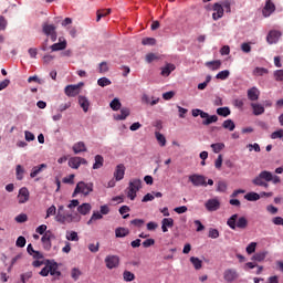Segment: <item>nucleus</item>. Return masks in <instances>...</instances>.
Instances as JSON below:
<instances>
[{
  "label": "nucleus",
  "instance_id": "2eb2a0df",
  "mask_svg": "<svg viewBox=\"0 0 283 283\" xmlns=\"http://www.w3.org/2000/svg\"><path fill=\"white\" fill-rule=\"evenodd\" d=\"M78 92H80L78 85H67L64 88V94L71 98H74V96H78Z\"/></svg>",
  "mask_w": 283,
  "mask_h": 283
},
{
  "label": "nucleus",
  "instance_id": "bb28decb",
  "mask_svg": "<svg viewBox=\"0 0 283 283\" xmlns=\"http://www.w3.org/2000/svg\"><path fill=\"white\" fill-rule=\"evenodd\" d=\"M221 65L222 62L220 60L206 62V67H209V70H212V72H216V70H220Z\"/></svg>",
  "mask_w": 283,
  "mask_h": 283
},
{
  "label": "nucleus",
  "instance_id": "bf43d9fd",
  "mask_svg": "<svg viewBox=\"0 0 283 283\" xmlns=\"http://www.w3.org/2000/svg\"><path fill=\"white\" fill-rule=\"evenodd\" d=\"M35 232L39 233L40 235H45V233L48 232V226L45 224L39 226L35 229Z\"/></svg>",
  "mask_w": 283,
  "mask_h": 283
},
{
  "label": "nucleus",
  "instance_id": "ddd939ff",
  "mask_svg": "<svg viewBox=\"0 0 283 283\" xmlns=\"http://www.w3.org/2000/svg\"><path fill=\"white\" fill-rule=\"evenodd\" d=\"M18 200L20 205H25L30 200V190L23 187L19 190Z\"/></svg>",
  "mask_w": 283,
  "mask_h": 283
},
{
  "label": "nucleus",
  "instance_id": "f3484780",
  "mask_svg": "<svg viewBox=\"0 0 283 283\" xmlns=\"http://www.w3.org/2000/svg\"><path fill=\"white\" fill-rule=\"evenodd\" d=\"M115 180H123L125 178V165L119 164L117 165L115 172H114Z\"/></svg>",
  "mask_w": 283,
  "mask_h": 283
},
{
  "label": "nucleus",
  "instance_id": "5701e85b",
  "mask_svg": "<svg viewBox=\"0 0 283 283\" xmlns=\"http://www.w3.org/2000/svg\"><path fill=\"white\" fill-rule=\"evenodd\" d=\"M171 227H174V219H171V218L163 219V221H161V231L164 233H167L168 229H171Z\"/></svg>",
  "mask_w": 283,
  "mask_h": 283
},
{
  "label": "nucleus",
  "instance_id": "de8ad7c7",
  "mask_svg": "<svg viewBox=\"0 0 283 283\" xmlns=\"http://www.w3.org/2000/svg\"><path fill=\"white\" fill-rule=\"evenodd\" d=\"M97 85H99V87H107V85H112V81L107 77H101L97 80Z\"/></svg>",
  "mask_w": 283,
  "mask_h": 283
},
{
  "label": "nucleus",
  "instance_id": "a211bd4d",
  "mask_svg": "<svg viewBox=\"0 0 283 283\" xmlns=\"http://www.w3.org/2000/svg\"><path fill=\"white\" fill-rule=\"evenodd\" d=\"M282 36L280 31H270L266 38L268 43H277L279 39Z\"/></svg>",
  "mask_w": 283,
  "mask_h": 283
},
{
  "label": "nucleus",
  "instance_id": "49530a36",
  "mask_svg": "<svg viewBox=\"0 0 283 283\" xmlns=\"http://www.w3.org/2000/svg\"><path fill=\"white\" fill-rule=\"evenodd\" d=\"M96 220H103V214L98 211H94L91 219L87 221V224H92V222L96 221Z\"/></svg>",
  "mask_w": 283,
  "mask_h": 283
},
{
  "label": "nucleus",
  "instance_id": "6e6d98bb",
  "mask_svg": "<svg viewBox=\"0 0 283 283\" xmlns=\"http://www.w3.org/2000/svg\"><path fill=\"white\" fill-rule=\"evenodd\" d=\"M265 258H266V252H259L252 256V260H255L256 262H262Z\"/></svg>",
  "mask_w": 283,
  "mask_h": 283
},
{
  "label": "nucleus",
  "instance_id": "c03bdc74",
  "mask_svg": "<svg viewBox=\"0 0 283 283\" xmlns=\"http://www.w3.org/2000/svg\"><path fill=\"white\" fill-rule=\"evenodd\" d=\"M264 74H269V69L255 67L253 71L254 76H264Z\"/></svg>",
  "mask_w": 283,
  "mask_h": 283
},
{
  "label": "nucleus",
  "instance_id": "8fccbe9b",
  "mask_svg": "<svg viewBox=\"0 0 283 283\" xmlns=\"http://www.w3.org/2000/svg\"><path fill=\"white\" fill-rule=\"evenodd\" d=\"M211 149L213 150L214 154H220V151L224 149V144L223 143L211 144Z\"/></svg>",
  "mask_w": 283,
  "mask_h": 283
},
{
  "label": "nucleus",
  "instance_id": "2f4dec72",
  "mask_svg": "<svg viewBox=\"0 0 283 283\" xmlns=\"http://www.w3.org/2000/svg\"><path fill=\"white\" fill-rule=\"evenodd\" d=\"M69 167H71V169H78V167H81L80 157L70 158L69 159Z\"/></svg>",
  "mask_w": 283,
  "mask_h": 283
},
{
  "label": "nucleus",
  "instance_id": "a878e982",
  "mask_svg": "<svg viewBox=\"0 0 283 283\" xmlns=\"http://www.w3.org/2000/svg\"><path fill=\"white\" fill-rule=\"evenodd\" d=\"M74 154H82L83 151H87V146H85L84 142H77L73 145Z\"/></svg>",
  "mask_w": 283,
  "mask_h": 283
},
{
  "label": "nucleus",
  "instance_id": "4468645a",
  "mask_svg": "<svg viewBox=\"0 0 283 283\" xmlns=\"http://www.w3.org/2000/svg\"><path fill=\"white\" fill-rule=\"evenodd\" d=\"M205 207L207 211H218L220 209V200L218 199H209L206 203Z\"/></svg>",
  "mask_w": 283,
  "mask_h": 283
},
{
  "label": "nucleus",
  "instance_id": "6e6552de",
  "mask_svg": "<svg viewBox=\"0 0 283 283\" xmlns=\"http://www.w3.org/2000/svg\"><path fill=\"white\" fill-rule=\"evenodd\" d=\"M238 277H240V274L238 273V270L235 269H227L224 272H223V280L226 282H235V280H238Z\"/></svg>",
  "mask_w": 283,
  "mask_h": 283
},
{
  "label": "nucleus",
  "instance_id": "f03ea898",
  "mask_svg": "<svg viewBox=\"0 0 283 283\" xmlns=\"http://www.w3.org/2000/svg\"><path fill=\"white\" fill-rule=\"evenodd\" d=\"M55 222L60 224H72V222H81V216L65 212V206H57V213L55 216Z\"/></svg>",
  "mask_w": 283,
  "mask_h": 283
},
{
  "label": "nucleus",
  "instance_id": "603ef678",
  "mask_svg": "<svg viewBox=\"0 0 283 283\" xmlns=\"http://www.w3.org/2000/svg\"><path fill=\"white\" fill-rule=\"evenodd\" d=\"M136 193H138L134 188H127L126 189V196L129 198V200H136Z\"/></svg>",
  "mask_w": 283,
  "mask_h": 283
},
{
  "label": "nucleus",
  "instance_id": "b1692460",
  "mask_svg": "<svg viewBox=\"0 0 283 283\" xmlns=\"http://www.w3.org/2000/svg\"><path fill=\"white\" fill-rule=\"evenodd\" d=\"M128 188L138 192L143 189V181L140 179H133L129 181Z\"/></svg>",
  "mask_w": 283,
  "mask_h": 283
},
{
  "label": "nucleus",
  "instance_id": "5fc2aeb1",
  "mask_svg": "<svg viewBox=\"0 0 283 283\" xmlns=\"http://www.w3.org/2000/svg\"><path fill=\"white\" fill-rule=\"evenodd\" d=\"M208 238H212V240H216L217 238H220V232L218 231V229L210 228Z\"/></svg>",
  "mask_w": 283,
  "mask_h": 283
},
{
  "label": "nucleus",
  "instance_id": "39448f33",
  "mask_svg": "<svg viewBox=\"0 0 283 283\" xmlns=\"http://www.w3.org/2000/svg\"><path fill=\"white\" fill-rule=\"evenodd\" d=\"M227 224L228 227H230V229L233 230H235V227H238V229H247V227L249 226V221L244 217H240L238 219V214H233L231 218L228 219Z\"/></svg>",
  "mask_w": 283,
  "mask_h": 283
},
{
  "label": "nucleus",
  "instance_id": "6ab92c4d",
  "mask_svg": "<svg viewBox=\"0 0 283 283\" xmlns=\"http://www.w3.org/2000/svg\"><path fill=\"white\" fill-rule=\"evenodd\" d=\"M107 269H116L118 266L119 259L116 255L107 256L105 259Z\"/></svg>",
  "mask_w": 283,
  "mask_h": 283
},
{
  "label": "nucleus",
  "instance_id": "412c9836",
  "mask_svg": "<svg viewBox=\"0 0 283 283\" xmlns=\"http://www.w3.org/2000/svg\"><path fill=\"white\" fill-rule=\"evenodd\" d=\"M78 105L82 107L83 112L87 113L90 109V101L87 97L80 95L78 96Z\"/></svg>",
  "mask_w": 283,
  "mask_h": 283
},
{
  "label": "nucleus",
  "instance_id": "c85d7f7f",
  "mask_svg": "<svg viewBox=\"0 0 283 283\" xmlns=\"http://www.w3.org/2000/svg\"><path fill=\"white\" fill-rule=\"evenodd\" d=\"M155 138L160 147H165L167 145V138L165 137V135H163V133L155 130Z\"/></svg>",
  "mask_w": 283,
  "mask_h": 283
},
{
  "label": "nucleus",
  "instance_id": "7ed1b4c3",
  "mask_svg": "<svg viewBox=\"0 0 283 283\" xmlns=\"http://www.w3.org/2000/svg\"><path fill=\"white\" fill-rule=\"evenodd\" d=\"M51 274L53 277H61V271H59V263L54 260H46L45 266L40 271L42 277H48Z\"/></svg>",
  "mask_w": 283,
  "mask_h": 283
},
{
  "label": "nucleus",
  "instance_id": "f8f14e48",
  "mask_svg": "<svg viewBox=\"0 0 283 283\" xmlns=\"http://www.w3.org/2000/svg\"><path fill=\"white\" fill-rule=\"evenodd\" d=\"M52 240H54V234L49 230L43 234L41 239L44 249H50V247H52Z\"/></svg>",
  "mask_w": 283,
  "mask_h": 283
},
{
  "label": "nucleus",
  "instance_id": "4c0bfd02",
  "mask_svg": "<svg viewBox=\"0 0 283 283\" xmlns=\"http://www.w3.org/2000/svg\"><path fill=\"white\" fill-rule=\"evenodd\" d=\"M25 174V168H23V166L18 165L15 167V177L17 180H23V175Z\"/></svg>",
  "mask_w": 283,
  "mask_h": 283
},
{
  "label": "nucleus",
  "instance_id": "aec40b11",
  "mask_svg": "<svg viewBox=\"0 0 283 283\" xmlns=\"http://www.w3.org/2000/svg\"><path fill=\"white\" fill-rule=\"evenodd\" d=\"M43 169H48V165L41 164L39 166L33 167L30 172V178H36L39 176V174H41V171H43Z\"/></svg>",
  "mask_w": 283,
  "mask_h": 283
},
{
  "label": "nucleus",
  "instance_id": "e433bc0d",
  "mask_svg": "<svg viewBox=\"0 0 283 283\" xmlns=\"http://www.w3.org/2000/svg\"><path fill=\"white\" fill-rule=\"evenodd\" d=\"M206 118V120L202 122V125H211L212 123H218V117L217 115H209L208 113V116L203 117Z\"/></svg>",
  "mask_w": 283,
  "mask_h": 283
},
{
  "label": "nucleus",
  "instance_id": "c9c22d12",
  "mask_svg": "<svg viewBox=\"0 0 283 283\" xmlns=\"http://www.w3.org/2000/svg\"><path fill=\"white\" fill-rule=\"evenodd\" d=\"M105 163V159L101 155L95 156V163L93 165V169H101L103 167V164Z\"/></svg>",
  "mask_w": 283,
  "mask_h": 283
},
{
  "label": "nucleus",
  "instance_id": "09e8293b",
  "mask_svg": "<svg viewBox=\"0 0 283 283\" xmlns=\"http://www.w3.org/2000/svg\"><path fill=\"white\" fill-rule=\"evenodd\" d=\"M123 277H124L125 282H134V280H136V275H134V273H132L129 271H124Z\"/></svg>",
  "mask_w": 283,
  "mask_h": 283
},
{
  "label": "nucleus",
  "instance_id": "9b49d317",
  "mask_svg": "<svg viewBox=\"0 0 283 283\" xmlns=\"http://www.w3.org/2000/svg\"><path fill=\"white\" fill-rule=\"evenodd\" d=\"M273 12H275V3H273V1H271V0H266L265 6L262 9L263 17L266 19V18L271 17V14H273Z\"/></svg>",
  "mask_w": 283,
  "mask_h": 283
},
{
  "label": "nucleus",
  "instance_id": "20e7f679",
  "mask_svg": "<svg viewBox=\"0 0 283 283\" xmlns=\"http://www.w3.org/2000/svg\"><path fill=\"white\" fill-rule=\"evenodd\" d=\"M92 191H94V184H86L85 181H80L77 182L73 191L72 198H76L78 193H83V196H90Z\"/></svg>",
  "mask_w": 283,
  "mask_h": 283
},
{
  "label": "nucleus",
  "instance_id": "4d7b16f0",
  "mask_svg": "<svg viewBox=\"0 0 283 283\" xmlns=\"http://www.w3.org/2000/svg\"><path fill=\"white\" fill-rule=\"evenodd\" d=\"M142 45H156V39H154V38H144L142 40Z\"/></svg>",
  "mask_w": 283,
  "mask_h": 283
},
{
  "label": "nucleus",
  "instance_id": "37998d69",
  "mask_svg": "<svg viewBox=\"0 0 283 283\" xmlns=\"http://www.w3.org/2000/svg\"><path fill=\"white\" fill-rule=\"evenodd\" d=\"M191 264H193L195 269L197 271H200L202 269V261L196 256L190 258Z\"/></svg>",
  "mask_w": 283,
  "mask_h": 283
},
{
  "label": "nucleus",
  "instance_id": "79ce46f5",
  "mask_svg": "<svg viewBox=\"0 0 283 283\" xmlns=\"http://www.w3.org/2000/svg\"><path fill=\"white\" fill-rule=\"evenodd\" d=\"M192 116L193 118H198V116H200L201 118H205L208 116V113L200 108H195L192 109Z\"/></svg>",
  "mask_w": 283,
  "mask_h": 283
},
{
  "label": "nucleus",
  "instance_id": "9d476101",
  "mask_svg": "<svg viewBox=\"0 0 283 283\" xmlns=\"http://www.w3.org/2000/svg\"><path fill=\"white\" fill-rule=\"evenodd\" d=\"M42 32H44L46 36H51V41H56V27L54 24H43Z\"/></svg>",
  "mask_w": 283,
  "mask_h": 283
},
{
  "label": "nucleus",
  "instance_id": "f257e3e1",
  "mask_svg": "<svg viewBox=\"0 0 283 283\" xmlns=\"http://www.w3.org/2000/svg\"><path fill=\"white\" fill-rule=\"evenodd\" d=\"M269 182L279 185L280 177L273 176L269 170H263L252 180V185H255V187H264L265 189H269Z\"/></svg>",
  "mask_w": 283,
  "mask_h": 283
},
{
  "label": "nucleus",
  "instance_id": "3c124183",
  "mask_svg": "<svg viewBox=\"0 0 283 283\" xmlns=\"http://www.w3.org/2000/svg\"><path fill=\"white\" fill-rule=\"evenodd\" d=\"M106 72H109V65L107 64V62L99 63L98 73L99 74H106Z\"/></svg>",
  "mask_w": 283,
  "mask_h": 283
},
{
  "label": "nucleus",
  "instance_id": "1a4fd4ad",
  "mask_svg": "<svg viewBox=\"0 0 283 283\" xmlns=\"http://www.w3.org/2000/svg\"><path fill=\"white\" fill-rule=\"evenodd\" d=\"M212 10H213V13H212L213 21H218L224 17V8L220 2L214 3L212 6Z\"/></svg>",
  "mask_w": 283,
  "mask_h": 283
},
{
  "label": "nucleus",
  "instance_id": "0e129e2a",
  "mask_svg": "<svg viewBox=\"0 0 283 283\" xmlns=\"http://www.w3.org/2000/svg\"><path fill=\"white\" fill-rule=\"evenodd\" d=\"M15 245L23 249V247H25V237H19L15 241Z\"/></svg>",
  "mask_w": 283,
  "mask_h": 283
},
{
  "label": "nucleus",
  "instance_id": "13d9d810",
  "mask_svg": "<svg viewBox=\"0 0 283 283\" xmlns=\"http://www.w3.org/2000/svg\"><path fill=\"white\" fill-rule=\"evenodd\" d=\"M217 191L224 193L227 191V184L224 181H218Z\"/></svg>",
  "mask_w": 283,
  "mask_h": 283
},
{
  "label": "nucleus",
  "instance_id": "052dcab7",
  "mask_svg": "<svg viewBox=\"0 0 283 283\" xmlns=\"http://www.w3.org/2000/svg\"><path fill=\"white\" fill-rule=\"evenodd\" d=\"M272 140H275L277 138H283V129L275 130L271 134Z\"/></svg>",
  "mask_w": 283,
  "mask_h": 283
},
{
  "label": "nucleus",
  "instance_id": "4be33fe9",
  "mask_svg": "<svg viewBox=\"0 0 283 283\" xmlns=\"http://www.w3.org/2000/svg\"><path fill=\"white\" fill-rule=\"evenodd\" d=\"M251 107L253 109L254 116H262V114H264L265 112L264 106L262 104L251 103Z\"/></svg>",
  "mask_w": 283,
  "mask_h": 283
},
{
  "label": "nucleus",
  "instance_id": "393cba45",
  "mask_svg": "<svg viewBox=\"0 0 283 283\" xmlns=\"http://www.w3.org/2000/svg\"><path fill=\"white\" fill-rule=\"evenodd\" d=\"M90 211H92V205L90 203H82L77 207V213H80L81 216H87Z\"/></svg>",
  "mask_w": 283,
  "mask_h": 283
},
{
  "label": "nucleus",
  "instance_id": "69168bd1",
  "mask_svg": "<svg viewBox=\"0 0 283 283\" xmlns=\"http://www.w3.org/2000/svg\"><path fill=\"white\" fill-rule=\"evenodd\" d=\"M241 50L242 52H244L245 54H249V52H251V43L249 42H244L241 44Z\"/></svg>",
  "mask_w": 283,
  "mask_h": 283
},
{
  "label": "nucleus",
  "instance_id": "c756f323",
  "mask_svg": "<svg viewBox=\"0 0 283 283\" xmlns=\"http://www.w3.org/2000/svg\"><path fill=\"white\" fill-rule=\"evenodd\" d=\"M176 70V65L168 63L165 67L161 69V76H169Z\"/></svg>",
  "mask_w": 283,
  "mask_h": 283
},
{
  "label": "nucleus",
  "instance_id": "864d4df0",
  "mask_svg": "<svg viewBox=\"0 0 283 283\" xmlns=\"http://www.w3.org/2000/svg\"><path fill=\"white\" fill-rule=\"evenodd\" d=\"M56 206H51L48 208L46 210V216H45V220H48V218L52 217V216H56Z\"/></svg>",
  "mask_w": 283,
  "mask_h": 283
},
{
  "label": "nucleus",
  "instance_id": "473e14b6",
  "mask_svg": "<svg viewBox=\"0 0 283 283\" xmlns=\"http://www.w3.org/2000/svg\"><path fill=\"white\" fill-rule=\"evenodd\" d=\"M115 235H116V238H125V237L129 235V229H127V228H117L115 230Z\"/></svg>",
  "mask_w": 283,
  "mask_h": 283
},
{
  "label": "nucleus",
  "instance_id": "58836bf2",
  "mask_svg": "<svg viewBox=\"0 0 283 283\" xmlns=\"http://www.w3.org/2000/svg\"><path fill=\"white\" fill-rule=\"evenodd\" d=\"M231 75V72L229 70L220 71L217 75L216 78L219 81H227L229 76Z\"/></svg>",
  "mask_w": 283,
  "mask_h": 283
},
{
  "label": "nucleus",
  "instance_id": "ea45409f",
  "mask_svg": "<svg viewBox=\"0 0 283 283\" xmlns=\"http://www.w3.org/2000/svg\"><path fill=\"white\" fill-rule=\"evenodd\" d=\"M244 198L249 202H255L260 199V195L258 192H249L244 196Z\"/></svg>",
  "mask_w": 283,
  "mask_h": 283
},
{
  "label": "nucleus",
  "instance_id": "7c9ffc66",
  "mask_svg": "<svg viewBox=\"0 0 283 283\" xmlns=\"http://www.w3.org/2000/svg\"><path fill=\"white\" fill-rule=\"evenodd\" d=\"M65 48H67V41L65 40L60 43H54L53 45H51L52 52H59L61 50H65Z\"/></svg>",
  "mask_w": 283,
  "mask_h": 283
},
{
  "label": "nucleus",
  "instance_id": "680f3d73",
  "mask_svg": "<svg viewBox=\"0 0 283 283\" xmlns=\"http://www.w3.org/2000/svg\"><path fill=\"white\" fill-rule=\"evenodd\" d=\"M15 222L23 223L28 222V214L21 213L15 217Z\"/></svg>",
  "mask_w": 283,
  "mask_h": 283
},
{
  "label": "nucleus",
  "instance_id": "dca6fc26",
  "mask_svg": "<svg viewBox=\"0 0 283 283\" xmlns=\"http://www.w3.org/2000/svg\"><path fill=\"white\" fill-rule=\"evenodd\" d=\"M248 98L249 101L255 102L260 99V90L258 87L253 86L250 90H248Z\"/></svg>",
  "mask_w": 283,
  "mask_h": 283
},
{
  "label": "nucleus",
  "instance_id": "cd10ccee",
  "mask_svg": "<svg viewBox=\"0 0 283 283\" xmlns=\"http://www.w3.org/2000/svg\"><path fill=\"white\" fill-rule=\"evenodd\" d=\"M127 116H129V108L124 107L120 109V114L114 115V118H115V120H125V118H127Z\"/></svg>",
  "mask_w": 283,
  "mask_h": 283
},
{
  "label": "nucleus",
  "instance_id": "f704fd0d",
  "mask_svg": "<svg viewBox=\"0 0 283 283\" xmlns=\"http://www.w3.org/2000/svg\"><path fill=\"white\" fill-rule=\"evenodd\" d=\"M222 127H223V129H228L229 132H233V129H235V123L232 122V119H226L222 123Z\"/></svg>",
  "mask_w": 283,
  "mask_h": 283
},
{
  "label": "nucleus",
  "instance_id": "a18cd8bd",
  "mask_svg": "<svg viewBox=\"0 0 283 283\" xmlns=\"http://www.w3.org/2000/svg\"><path fill=\"white\" fill-rule=\"evenodd\" d=\"M83 275V272H81L77 268H73L71 270V277L76 282L81 276Z\"/></svg>",
  "mask_w": 283,
  "mask_h": 283
},
{
  "label": "nucleus",
  "instance_id": "e2e57ef3",
  "mask_svg": "<svg viewBox=\"0 0 283 283\" xmlns=\"http://www.w3.org/2000/svg\"><path fill=\"white\" fill-rule=\"evenodd\" d=\"M74 175H70L69 177H64L62 182H64V185H74Z\"/></svg>",
  "mask_w": 283,
  "mask_h": 283
},
{
  "label": "nucleus",
  "instance_id": "72a5a7b5",
  "mask_svg": "<svg viewBox=\"0 0 283 283\" xmlns=\"http://www.w3.org/2000/svg\"><path fill=\"white\" fill-rule=\"evenodd\" d=\"M217 114L227 118V116H231V109L229 107H219L217 108Z\"/></svg>",
  "mask_w": 283,
  "mask_h": 283
},
{
  "label": "nucleus",
  "instance_id": "a19ab883",
  "mask_svg": "<svg viewBox=\"0 0 283 283\" xmlns=\"http://www.w3.org/2000/svg\"><path fill=\"white\" fill-rule=\"evenodd\" d=\"M109 107L113 109V112H118V109H120V107H122L120 99L115 97L111 102Z\"/></svg>",
  "mask_w": 283,
  "mask_h": 283
},
{
  "label": "nucleus",
  "instance_id": "338daca9",
  "mask_svg": "<svg viewBox=\"0 0 283 283\" xmlns=\"http://www.w3.org/2000/svg\"><path fill=\"white\" fill-rule=\"evenodd\" d=\"M274 78L277 82H282L283 81V70H276L274 72Z\"/></svg>",
  "mask_w": 283,
  "mask_h": 283
},
{
  "label": "nucleus",
  "instance_id": "423d86ee",
  "mask_svg": "<svg viewBox=\"0 0 283 283\" xmlns=\"http://www.w3.org/2000/svg\"><path fill=\"white\" fill-rule=\"evenodd\" d=\"M193 187H207V177L203 175L193 174L188 177Z\"/></svg>",
  "mask_w": 283,
  "mask_h": 283
},
{
  "label": "nucleus",
  "instance_id": "0eeeda50",
  "mask_svg": "<svg viewBox=\"0 0 283 283\" xmlns=\"http://www.w3.org/2000/svg\"><path fill=\"white\" fill-rule=\"evenodd\" d=\"M29 255H32L35 261L32 262V266H34L35 269H38L39 266H43V254L39 251H35L34 249H28L27 250Z\"/></svg>",
  "mask_w": 283,
  "mask_h": 283
},
{
  "label": "nucleus",
  "instance_id": "774afa93",
  "mask_svg": "<svg viewBox=\"0 0 283 283\" xmlns=\"http://www.w3.org/2000/svg\"><path fill=\"white\" fill-rule=\"evenodd\" d=\"M273 224L276 227H283V218L282 217H274L272 219Z\"/></svg>",
  "mask_w": 283,
  "mask_h": 283
}]
</instances>
